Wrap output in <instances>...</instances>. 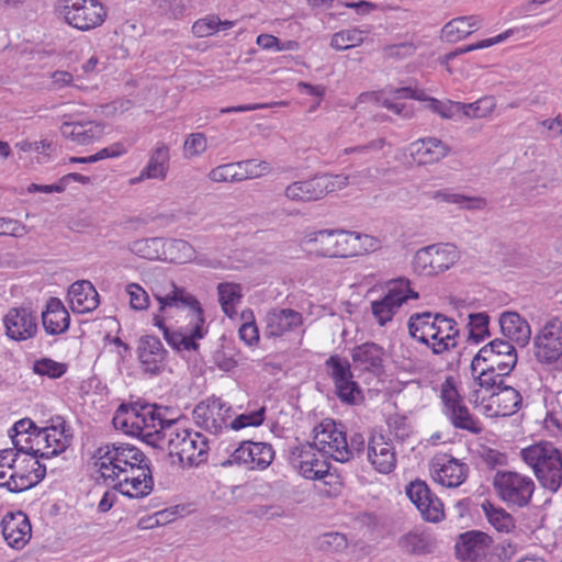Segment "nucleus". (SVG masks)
I'll return each instance as SVG.
<instances>
[{
	"instance_id": "30",
	"label": "nucleus",
	"mask_w": 562,
	"mask_h": 562,
	"mask_svg": "<svg viewBox=\"0 0 562 562\" xmlns=\"http://www.w3.org/2000/svg\"><path fill=\"white\" fill-rule=\"evenodd\" d=\"M368 460L373 468L383 474L391 473L396 467V454L391 442L382 435L372 437L368 443Z\"/></svg>"
},
{
	"instance_id": "16",
	"label": "nucleus",
	"mask_w": 562,
	"mask_h": 562,
	"mask_svg": "<svg viewBox=\"0 0 562 562\" xmlns=\"http://www.w3.org/2000/svg\"><path fill=\"white\" fill-rule=\"evenodd\" d=\"M231 411L232 407L220 397L211 396L194 407L193 418L201 428L217 434L228 427L226 417H229Z\"/></svg>"
},
{
	"instance_id": "36",
	"label": "nucleus",
	"mask_w": 562,
	"mask_h": 562,
	"mask_svg": "<svg viewBox=\"0 0 562 562\" xmlns=\"http://www.w3.org/2000/svg\"><path fill=\"white\" fill-rule=\"evenodd\" d=\"M316 448H312L304 461L297 464L300 473L308 480H322L329 474L330 462L325 456L326 452H319L321 457L315 453Z\"/></svg>"
},
{
	"instance_id": "12",
	"label": "nucleus",
	"mask_w": 562,
	"mask_h": 562,
	"mask_svg": "<svg viewBox=\"0 0 562 562\" xmlns=\"http://www.w3.org/2000/svg\"><path fill=\"white\" fill-rule=\"evenodd\" d=\"M533 356L541 364H552L562 357V321L558 317L548 321L535 335Z\"/></svg>"
},
{
	"instance_id": "40",
	"label": "nucleus",
	"mask_w": 562,
	"mask_h": 562,
	"mask_svg": "<svg viewBox=\"0 0 562 562\" xmlns=\"http://www.w3.org/2000/svg\"><path fill=\"white\" fill-rule=\"evenodd\" d=\"M164 239L159 237L151 238H142L132 241L128 245V250L138 256L139 258H144L147 260H157L160 259L165 254L164 251Z\"/></svg>"
},
{
	"instance_id": "42",
	"label": "nucleus",
	"mask_w": 562,
	"mask_h": 562,
	"mask_svg": "<svg viewBox=\"0 0 562 562\" xmlns=\"http://www.w3.org/2000/svg\"><path fill=\"white\" fill-rule=\"evenodd\" d=\"M30 467L31 463L23 462V459H19V465L14 467V470L9 474L8 491L10 493H21L34 487Z\"/></svg>"
},
{
	"instance_id": "38",
	"label": "nucleus",
	"mask_w": 562,
	"mask_h": 562,
	"mask_svg": "<svg viewBox=\"0 0 562 562\" xmlns=\"http://www.w3.org/2000/svg\"><path fill=\"white\" fill-rule=\"evenodd\" d=\"M335 258H348L360 254V234L351 231L334 229Z\"/></svg>"
},
{
	"instance_id": "28",
	"label": "nucleus",
	"mask_w": 562,
	"mask_h": 562,
	"mask_svg": "<svg viewBox=\"0 0 562 562\" xmlns=\"http://www.w3.org/2000/svg\"><path fill=\"white\" fill-rule=\"evenodd\" d=\"M113 490L119 491L128 498H143L154 490V477L149 464L142 467L140 473L136 476L125 475L113 485Z\"/></svg>"
},
{
	"instance_id": "19",
	"label": "nucleus",
	"mask_w": 562,
	"mask_h": 562,
	"mask_svg": "<svg viewBox=\"0 0 562 562\" xmlns=\"http://www.w3.org/2000/svg\"><path fill=\"white\" fill-rule=\"evenodd\" d=\"M266 338H279L288 333L295 331L303 325V316L292 308H271L265 316Z\"/></svg>"
},
{
	"instance_id": "7",
	"label": "nucleus",
	"mask_w": 562,
	"mask_h": 562,
	"mask_svg": "<svg viewBox=\"0 0 562 562\" xmlns=\"http://www.w3.org/2000/svg\"><path fill=\"white\" fill-rule=\"evenodd\" d=\"M159 407L153 405L139 420H133L131 427L136 431V437L156 449H165L166 440L173 435L177 419H166L158 412Z\"/></svg>"
},
{
	"instance_id": "4",
	"label": "nucleus",
	"mask_w": 562,
	"mask_h": 562,
	"mask_svg": "<svg viewBox=\"0 0 562 562\" xmlns=\"http://www.w3.org/2000/svg\"><path fill=\"white\" fill-rule=\"evenodd\" d=\"M492 484L498 498L508 508L528 506L536 490V484L531 477L508 470L496 471Z\"/></svg>"
},
{
	"instance_id": "51",
	"label": "nucleus",
	"mask_w": 562,
	"mask_h": 562,
	"mask_svg": "<svg viewBox=\"0 0 562 562\" xmlns=\"http://www.w3.org/2000/svg\"><path fill=\"white\" fill-rule=\"evenodd\" d=\"M494 353H499L508 361L517 359V352L509 339L495 338L479 350V357L488 355L492 357Z\"/></svg>"
},
{
	"instance_id": "8",
	"label": "nucleus",
	"mask_w": 562,
	"mask_h": 562,
	"mask_svg": "<svg viewBox=\"0 0 562 562\" xmlns=\"http://www.w3.org/2000/svg\"><path fill=\"white\" fill-rule=\"evenodd\" d=\"M459 259L457 247L451 244H434L416 251L412 266L420 276H437L452 267Z\"/></svg>"
},
{
	"instance_id": "54",
	"label": "nucleus",
	"mask_w": 562,
	"mask_h": 562,
	"mask_svg": "<svg viewBox=\"0 0 562 562\" xmlns=\"http://www.w3.org/2000/svg\"><path fill=\"white\" fill-rule=\"evenodd\" d=\"M347 538L340 532H327L317 538V547L319 550L336 553L347 548Z\"/></svg>"
},
{
	"instance_id": "10",
	"label": "nucleus",
	"mask_w": 562,
	"mask_h": 562,
	"mask_svg": "<svg viewBox=\"0 0 562 562\" xmlns=\"http://www.w3.org/2000/svg\"><path fill=\"white\" fill-rule=\"evenodd\" d=\"M419 293L411 288V281L398 278L393 281L386 294L371 302V312L380 326H385L393 319L400 307L408 300H418Z\"/></svg>"
},
{
	"instance_id": "49",
	"label": "nucleus",
	"mask_w": 562,
	"mask_h": 562,
	"mask_svg": "<svg viewBox=\"0 0 562 562\" xmlns=\"http://www.w3.org/2000/svg\"><path fill=\"white\" fill-rule=\"evenodd\" d=\"M363 43V32L358 29L336 32L330 40V47L347 50Z\"/></svg>"
},
{
	"instance_id": "1",
	"label": "nucleus",
	"mask_w": 562,
	"mask_h": 562,
	"mask_svg": "<svg viewBox=\"0 0 562 562\" xmlns=\"http://www.w3.org/2000/svg\"><path fill=\"white\" fill-rule=\"evenodd\" d=\"M150 291L158 303L153 324L162 331L166 342L177 352L198 351L199 340L209 331L198 297L172 280L155 284Z\"/></svg>"
},
{
	"instance_id": "17",
	"label": "nucleus",
	"mask_w": 562,
	"mask_h": 562,
	"mask_svg": "<svg viewBox=\"0 0 562 562\" xmlns=\"http://www.w3.org/2000/svg\"><path fill=\"white\" fill-rule=\"evenodd\" d=\"M137 358L145 374L158 375L167 364L168 351L161 340L154 335H144L138 339Z\"/></svg>"
},
{
	"instance_id": "41",
	"label": "nucleus",
	"mask_w": 562,
	"mask_h": 562,
	"mask_svg": "<svg viewBox=\"0 0 562 562\" xmlns=\"http://www.w3.org/2000/svg\"><path fill=\"white\" fill-rule=\"evenodd\" d=\"M335 394L342 404L358 405L364 401L363 392L353 378H346L334 383Z\"/></svg>"
},
{
	"instance_id": "48",
	"label": "nucleus",
	"mask_w": 562,
	"mask_h": 562,
	"mask_svg": "<svg viewBox=\"0 0 562 562\" xmlns=\"http://www.w3.org/2000/svg\"><path fill=\"white\" fill-rule=\"evenodd\" d=\"M325 369L333 383L344 380L346 378H353L351 364L347 358H341L338 355H331L325 361Z\"/></svg>"
},
{
	"instance_id": "50",
	"label": "nucleus",
	"mask_w": 562,
	"mask_h": 562,
	"mask_svg": "<svg viewBox=\"0 0 562 562\" xmlns=\"http://www.w3.org/2000/svg\"><path fill=\"white\" fill-rule=\"evenodd\" d=\"M469 340L475 344L483 341L490 337V316L486 313H473L469 315Z\"/></svg>"
},
{
	"instance_id": "56",
	"label": "nucleus",
	"mask_w": 562,
	"mask_h": 562,
	"mask_svg": "<svg viewBox=\"0 0 562 562\" xmlns=\"http://www.w3.org/2000/svg\"><path fill=\"white\" fill-rule=\"evenodd\" d=\"M130 296V305L135 311H144L149 306L148 293L137 283H130L125 288Z\"/></svg>"
},
{
	"instance_id": "27",
	"label": "nucleus",
	"mask_w": 562,
	"mask_h": 562,
	"mask_svg": "<svg viewBox=\"0 0 562 562\" xmlns=\"http://www.w3.org/2000/svg\"><path fill=\"white\" fill-rule=\"evenodd\" d=\"M70 308L76 314H85L94 311L99 304V293L88 280L74 282L68 290Z\"/></svg>"
},
{
	"instance_id": "14",
	"label": "nucleus",
	"mask_w": 562,
	"mask_h": 562,
	"mask_svg": "<svg viewBox=\"0 0 562 562\" xmlns=\"http://www.w3.org/2000/svg\"><path fill=\"white\" fill-rule=\"evenodd\" d=\"M493 542V538L481 530L462 532L456 539V558L460 562H484Z\"/></svg>"
},
{
	"instance_id": "22",
	"label": "nucleus",
	"mask_w": 562,
	"mask_h": 562,
	"mask_svg": "<svg viewBox=\"0 0 562 562\" xmlns=\"http://www.w3.org/2000/svg\"><path fill=\"white\" fill-rule=\"evenodd\" d=\"M1 529L8 546L14 549L24 548L32 536L30 519L21 510L7 513L1 519Z\"/></svg>"
},
{
	"instance_id": "6",
	"label": "nucleus",
	"mask_w": 562,
	"mask_h": 562,
	"mask_svg": "<svg viewBox=\"0 0 562 562\" xmlns=\"http://www.w3.org/2000/svg\"><path fill=\"white\" fill-rule=\"evenodd\" d=\"M50 425L38 428L36 432V437L44 435V440L46 442V448H53L50 451L41 452L38 449H34L33 447H21L19 448V441L13 437V446L18 449V451H22L24 454L34 457L48 459L50 457L58 456L63 453L72 442L74 431L69 425H67L65 418L60 415H55L49 419Z\"/></svg>"
},
{
	"instance_id": "59",
	"label": "nucleus",
	"mask_w": 562,
	"mask_h": 562,
	"mask_svg": "<svg viewBox=\"0 0 562 562\" xmlns=\"http://www.w3.org/2000/svg\"><path fill=\"white\" fill-rule=\"evenodd\" d=\"M220 18L217 15H207L200 19L192 25V32L198 37H206L218 31Z\"/></svg>"
},
{
	"instance_id": "20",
	"label": "nucleus",
	"mask_w": 562,
	"mask_h": 562,
	"mask_svg": "<svg viewBox=\"0 0 562 562\" xmlns=\"http://www.w3.org/2000/svg\"><path fill=\"white\" fill-rule=\"evenodd\" d=\"M333 190L334 183L326 176H315L292 182L285 188L284 195L294 202H312L323 199Z\"/></svg>"
},
{
	"instance_id": "55",
	"label": "nucleus",
	"mask_w": 562,
	"mask_h": 562,
	"mask_svg": "<svg viewBox=\"0 0 562 562\" xmlns=\"http://www.w3.org/2000/svg\"><path fill=\"white\" fill-rule=\"evenodd\" d=\"M236 164H227L212 169L209 177L214 182H239L245 180L247 175H241L235 170Z\"/></svg>"
},
{
	"instance_id": "13",
	"label": "nucleus",
	"mask_w": 562,
	"mask_h": 562,
	"mask_svg": "<svg viewBox=\"0 0 562 562\" xmlns=\"http://www.w3.org/2000/svg\"><path fill=\"white\" fill-rule=\"evenodd\" d=\"M346 427L342 423H336L331 418L322 420L314 427V441L313 445L317 448L318 452H326V448L333 449L338 456L335 457L336 461L347 462L349 452L347 451V434Z\"/></svg>"
},
{
	"instance_id": "11",
	"label": "nucleus",
	"mask_w": 562,
	"mask_h": 562,
	"mask_svg": "<svg viewBox=\"0 0 562 562\" xmlns=\"http://www.w3.org/2000/svg\"><path fill=\"white\" fill-rule=\"evenodd\" d=\"M274 456L276 451L270 443L243 440L221 465L227 468L236 464L262 471L272 463Z\"/></svg>"
},
{
	"instance_id": "29",
	"label": "nucleus",
	"mask_w": 562,
	"mask_h": 562,
	"mask_svg": "<svg viewBox=\"0 0 562 562\" xmlns=\"http://www.w3.org/2000/svg\"><path fill=\"white\" fill-rule=\"evenodd\" d=\"M411 156L418 165L440 161L450 153V147L436 137L417 139L411 144Z\"/></svg>"
},
{
	"instance_id": "53",
	"label": "nucleus",
	"mask_w": 562,
	"mask_h": 562,
	"mask_svg": "<svg viewBox=\"0 0 562 562\" xmlns=\"http://www.w3.org/2000/svg\"><path fill=\"white\" fill-rule=\"evenodd\" d=\"M497 397V414L510 416L517 413L522 405V396L517 390H508Z\"/></svg>"
},
{
	"instance_id": "43",
	"label": "nucleus",
	"mask_w": 562,
	"mask_h": 562,
	"mask_svg": "<svg viewBox=\"0 0 562 562\" xmlns=\"http://www.w3.org/2000/svg\"><path fill=\"white\" fill-rule=\"evenodd\" d=\"M218 302L223 312L232 317L235 311V304L241 300V288L237 283L223 282L217 285Z\"/></svg>"
},
{
	"instance_id": "62",
	"label": "nucleus",
	"mask_w": 562,
	"mask_h": 562,
	"mask_svg": "<svg viewBox=\"0 0 562 562\" xmlns=\"http://www.w3.org/2000/svg\"><path fill=\"white\" fill-rule=\"evenodd\" d=\"M27 232V227L20 221L0 217V236L22 237Z\"/></svg>"
},
{
	"instance_id": "44",
	"label": "nucleus",
	"mask_w": 562,
	"mask_h": 562,
	"mask_svg": "<svg viewBox=\"0 0 562 562\" xmlns=\"http://www.w3.org/2000/svg\"><path fill=\"white\" fill-rule=\"evenodd\" d=\"M471 20H475V15L452 19L443 25L441 30L442 37H445L449 43H456L468 37L473 31L469 30L465 23Z\"/></svg>"
},
{
	"instance_id": "32",
	"label": "nucleus",
	"mask_w": 562,
	"mask_h": 562,
	"mask_svg": "<svg viewBox=\"0 0 562 562\" xmlns=\"http://www.w3.org/2000/svg\"><path fill=\"white\" fill-rule=\"evenodd\" d=\"M498 323L504 337L519 347H526L529 344L531 338L530 326L517 312L502 313Z\"/></svg>"
},
{
	"instance_id": "39",
	"label": "nucleus",
	"mask_w": 562,
	"mask_h": 562,
	"mask_svg": "<svg viewBox=\"0 0 562 562\" xmlns=\"http://www.w3.org/2000/svg\"><path fill=\"white\" fill-rule=\"evenodd\" d=\"M481 506L487 521L497 531L508 533L515 529V518L504 508L495 506L490 501H484Z\"/></svg>"
},
{
	"instance_id": "45",
	"label": "nucleus",
	"mask_w": 562,
	"mask_h": 562,
	"mask_svg": "<svg viewBox=\"0 0 562 562\" xmlns=\"http://www.w3.org/2000/svg\"><path fill=\"white\" fill-rule=\"evenodd\" d=\"M68 370V364L65 362H58L50 358L44 357L33 362L32 371L34 374L40 376H47L48 379H59Z\"/></svg>"
},
{
	"instance_id": "24",
	"label": "nucleus",
	"mask_w": 562,
	"mask_h": 562,
	"mask_svg": "<svg viewBox=\"0 0 562 562\" xmlns=\"http://www.w3.org/2000/svg\"><path fill=\"white\" fill-rule=\"evenodd\" d=\"M436 544V539L419 527H414L396 540L400 552L409 557L430 554L435 551Z\"/></svg>"
},
{
	"instance_id": "35",
	"label": "nucleus",
	"mask_w": 562,
	"mask_h": 562,
	"mask_svg": "<svg viewBox=\"0 0 562 562\" xmlns=\"http://www.w3.org/2000/svg\"><path fill=\"white\" fill-rule=\"evenodd\" d=\"M305 248L318 257L335 258L334 229H322L307 234L303 238Z\"/></svg>"
},
{
	"instance_id": "25",
	"label": "nucleus",
	"mask_w": 562,
	"mask_h": 562,
	"mask_svg": "<svg viewBox=\"0 0 562 562\" xmlns=\"http://www.w3.org/2000/svg\"><path fill=\"white\" fill-rule=\"evenodd\" d=\"M170 149L165 143H157L149 153L147 165L140 170L139 175L131 179L135 184L146 179L165 180L169 171Z\"/></svg>"
},
{
	"instance_id": "2",
	"label": "nucleus",
	"mask_w": 562,
	"mask_h": 562,
	"mask_svg": "<svg viewBox=\"0 0 562 562\" xmlns=\"http://www.w3.org/2000/svg\"><path fill=\"white\" fill-rule=\"evenodd\" d=\"M407 327L409 336L430 347L435 355L457 347V323L441 313H414L408 318Z\"/></svg>"
},
{
	"instance_id": "9",
	"label": "nucleus",
	"mask_w": 562,
	"mask_h": 562,
	"mask_svg": "<svg viewBox=\"0 0 562 562\" xmlns=\"http://www.w3.org/2000/svg\"><path fill=\"white\" fill-rule=\"evenodd\" d=\"M59 3L60 14L75 29L89 31L104 22L106 12L99 0H59Z\"/></svg>"
},
{
	"instance_id": "64",
	"label": "nucleus",
	"mask_w": 562,
	"mask_h": 562,
	"mask_svg": "<svg viewBox=\"0 0 562 562\" xmlns=\"http://www.w3.org/2000/svg\"><path fill=\"white\" fill-rule=\"evenodd\" d=\"M481 458L490 470L507 464V454L490 447L483 448Z\"/></svg>"
},
{
	"instance_id": "63",
	"label": "nucleus",
	"mask_w": 562,
	"mask_h": 562,
	"mask_svg": "<svg viewBox=\"0 0 562 562\" xmlns=\"http://www.w3.org/2000/svg\"><path fill=\"white\" fill-rule=\"evenodd\" d=\"M389 427L392 429L395 438L400 441H405L411 434V425L407 418L402 415H395L389 419Z\"/></svg>"
},
{
	"instance_id": "18",
	"label": "nucleus",
	"mask_w": 562,
	"mask_h": 562,
	"mask_svg": "<svg viewBox=\"0 0 562 562\" xmlns=\"http://www.w3.org/2000/svg\"><path fill=\"white\" fill-rule=\"evenodd\" d=\"M3 325L8 338L14 341H24L37 333V318L27 307H11L3 317Z\"/></svg>"
},
{
	"instance_id": "60",
	"label": "nucleus",
	"mask_w": 562,
	"mask_h": 562,
	"mask_svg": "<svg viewBox=\"0 0 562 562\" xmlns=\"http://www.w3.org/2000/svg\"><path fill=\"white\" fill-rule=\"evenodd\" d=\"M126 403H122L117 407L112 418V424L115 429H120L127 435L136 437V431H133V428L131 427V423L134 420V418L128 413H126Z\"/></svg>"
},
{
	"instance_id": "5",
	"label": "nucleus",
	"mask_w": 562,
	"mask_h": 562,
	"mask_svg": "<svg viewBox=\"0 0 562 562\" xmlns=\"http://www.w3.org/2000/svg\"><path fill=\"white\" fill-rule=\"evenodd\" d=\"M173 435L166 440L165 448L171 457L176 456L181 464L198 467L204 463L209 453V439L201 432L180 429L178 424Z\"/></svg>"
},
{
	"instance_id": "23",
	"label": "nucleus",
	"mask_w": 562,
	"mask_h": 562,
	"mask_svg": "<svg viewBox=\"0 0 562 562\" xmlns=\"http://www.w3.org/2000/svg\"><path fill=\"white\" fill-rule=\"evenodd\" d=\"M432 477L447 487H458L468 477L469 465L452 456L443 454L432 463Z\"/></svg>"
},
{
	"instance_id": "33",
	"label": "nucleus",
	"mask_w": 562,
	"mask_h": 562,
	"mask_svg": "<svg viewBox=\"0 0 562 562\" xmlns=\"http://www.w3.org/2000/svg\"><path fill=\"white\" fill-rule=\"evenodd\" d=\"M561 451L551 441H539L520 450L522 461L537 474L541 468L553 461Z\"/></svg>"
},
{
	"instance_id": "34",
	"label": "nucleus",
	"mask_w": 562,
	"mask_h": 562,
	"mask_svg": "<svg viewBox=\"0 0 562 562\" xmlns=\"http://www.w3.org/2000/svg\"><path fill=\"white\" fill-rule=\"evenodd\" d=\"M63 136L70 138L78 145H89L103 134V125L92 121L66 122L60 127Z\"/></svg>"
},
{
	"instance_id": "3",
	"label": "nucleus",
	"mask_w": 562,
	"mask_h": 562,
	"mask_svg": "<svg viewBox=\"0 0 562 562\" xmlns=\"http://www.w3.org/2000/svg\"><path fill=\"white\" fill-rule=\"evenodd\" d=\"M93 458L99 467L101 476L115 482L127 470H142L149 464V460L137 447L126 442H110L99 447Z\"/></svg>"
},
{
	"instance_id": "61",
	"label": "nucleus",
	"mask_w": 562,
	"mask_h": 562,
	"mask_svg": "<svg viewBox=\"0 0 562 562\" xmlns=\"http://www.w3.org/2000/svg\"><path fill=\"white\" fill-rule=\"evenodd\" d=\"M236 167L244 169L241 175H247L245 179H254L260 177L263 172L269 170V165L266 161H257L256 159H247L236 164Z\"/></svg>"
},
{
	"instance_id": "15",
	"label": "nucleus",
	"mask_w": 562,
	"mask_h": 562,
	"mask_svg": "<svg viewBox=\"0 0 562 562\" xmlns=\"http://www.w3.org/2000/svg\"><path fill=\"white\" fill-rule=\"evenodd\" d=\"M405 492L425 520L438 522L445 517L442 502L425 481L416 479L406 486Z\"/></svg>"
},
{
	"instance_id": "47",
	"label": "nucleus",
	"mask_w": 562,
	"mask_h": 562,
	"mask_svg": "<svg viewBox=\"0 0 562 562\" xmlns=\"http://www.w3.org/2000/svg\"><path fill=\"white\" fill-rule=\"evenodd\" d=\"M496 106L494 97H484L472 103L460 102V114L468 117H485L493 112Z\"/></svg>"
},
{
	"instance_id": "46",
	"label": "nucleus",
	"mask_w": 562,
	"mask_h": 562,
	"mask_svg": "<svg viewBox=\"0 0 562 562\" xmlns=\"http://www.w3.org/2000/svg\"><path fill=\"white\" fill-rule=\"evenodd\" d=\"M509 36V31H506L495 37L486 38L479 41L474 44L464 45L462 47H458L454 50H451L443 56L440 57V64L447 66L450 60L454 59L456 57L463 55L465 53H470L476 49L487 48L494 44L501 43L504 40H506Z\"/></svg>"
},
{
	"instance_id": "31",
	"label": "nucleus",
	"mask_w": 562,
	"mask_h": 562,
	"mask_svg": "<svg viewBox=\"0 0 562 562\" xmlns=\"http://www.w3.org/2000/svg\"><path fill=\"white\" fill-rule=\"evenodd\" d=\"M42 325L46 334L55 336L64 334L70 325V315L58 297H49L45 311L42 312Z\"/></svg>"
},
{
	"instance_id": "52",
	"label": "nucleus",
	"mask_w": 562,
	"mask_h": 562,
	"mask_svg": "<svg viewBox=\"0 0 562 562\" xmlns=\"http://www.w3.org/2000/svg\"><path fill=\"white\" fill-rule=\"evenodd\" d=\"M266 406H261L260 408L236 416L229 424L227 423L226 429L232 430H240L246 427H259L265 423L266 419Z\"/></svg>"
},
{
	"instance_id": "37",
	"label": "nucleus",
	"mask_w": 562,
	"mask_h": 562,
	"mask_svg": "<svg viewBox=\"0 0 562 562\" xmlns=\"http://www.w3.org/2000/svg\"><path fill=\"white\" fill-rule=\"evenodd\" d=\"M540 486L555 494L562 486V453L535 474Z\"/></svg>"
},
{
	"instance_id": "26",
	"label": "nucleus",
	"mask_w": 562,
	"mask_h": 562,
	"mask_svg": "<svg viewBox=\"0 0 562 562\" xmlns=\"http://www.w3.org/2000/svg\"><path fill=\"white\" fill-rule=\"evenodd\" d=\"M443 414L457 429L467 430L473 435H479L483 430L480 420L464 404L463 397L447 398V403L443 404Z\"/></svg>"
},
{
	"instance_id": "58",
	"label": "nucleus",
	"mask_w": 562,
	"mask_h": 562,
	"mask_svg": "<svg viewBox=\"0 0 562 562\" xmlns=\"http://www.w3.org/2000/svg\"><path fill=\"white\" fill-rule=\"evenodd\" d=\"M207 148L206 136L203 133L190 134L183 144L186 155L190 157L203 154Z\"/></svg>"
},
{
	"instance_id": "21",
	"label": "nucleus",
	"mask_w": 562,
	"mask_h": 562,
	"mask_svg": "<svg viewBox=\"0 0 562 562\" xmlns=\"http://www.w3.org/2000/svg\"><path fill=\"white\" fill-rule=\"evenodd\" d=\"M385 349L373 341L358 345L351 350V359L356 370L369 372L380 378L385 373Z\"/></svg>"
},
{
	"instance_id": "57",
	"label": "nucleus",
	"mask_w": 562,
	"mask_h": 562,
	"mask_svg": "<svg viewBox=\"0 0 562 562\" xmlns=\"http://www.w3.org/2000/svg\"><path fill=\"white\" fill-rule=\"evenodd\" d=\"M427 108L443 119H452L454 115H460V102L451 100L440 101L436 98H431L429 99Z\"/></svg>"
}]
</instances>
